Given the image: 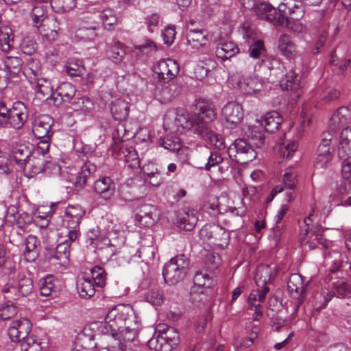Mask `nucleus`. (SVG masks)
Masks as SVG:
<instances>
[{
  "label": "nucleus",
  "mask_w": 351,
  "mask_h": 351,
  "mask_svg": "<svg viewBox=\"0 0 351 351\" xmlns=\"http://www.w3.org/2000/svg\"><path fill=\"white\" fill-rule=\"evenodd\" d=\"M254 12L259 19H265L274 25L278 24V19L282 15L271 5L266 3L255 5Z\"/></svg>",
  "instance_id": "aec40b11"
},
{
  "label": "nucleus",
  "mask_w": 351,
  "mask_h": 351,
  "mask_svg": "<svg viewBox=\"0 0 351 351\" xmlns=\"http://www.w3.org/2000/svg\"><path fill=\"white\" fill-rule=\"evenodd\" d=\"M96 166L90 162H86L81 167V170L77 173L74 184L76 188L82 189L86 183L87 180L96 171Z\"/></svg>",
  "instance_id": "473e14b6"
},
{
  "label": "nucleus",
  "mask_w": 351,
  "mask_h": 351,
  "mask_svg": "<svg viewBox=\"0 0 351 351\" xmlns=\"http://www.w3.org/2000/svg\"><path fill=\"white\" fill-rule=\"evenodd\" d=\"M300 80L301 77L296 72L295 69L291 68L282 80L280 86L282 89L295 92L301 88Z\"/></svg>",
  "instance_id": "7c9ffc66"
},
{
  "label": "nucleus",
  "mask_w": 351,
  "mask_h": 351,
  "mask_svg": "<svg viewBox=\"0 0 351 351\" xmlns=\"http://www.w3.org/2000/svg\"><path fill=\"white\" fill-rule=\"evenodd\" d=\"M282 119V117L278 112L271 111L265 115L261 124L264 125L267 132L274 133L278 130Z\"/></svg>",
  "instance_id": "72a5a7b5"
},
{
  "label": "nucleus",
  "mask_w": 351,
  "mask_h": 351,
  "mask_svg": "<svg viewBox=\"0 0 351 351\" xmlns=\"http://www.w3.org/2000/svg\"><path fill=\"white\" fill-rule=\"evenodd\" d=\"M287 289L293 298L298 300V304L302 303V294L304 292L303 278L298 274H293L287 281Z\"/></svg>",
  "instance_id": "5701e85b"
},
{
  "label": "nucleus",
  "mask_w": 351,
  "mask_h": 351,
  "mask_svg": "<svg viewBox=\"0 0 351 351\" xmlns=\"http://www.w3.org/2000/svg\"><path fill=\"white\" fill-rule=\"evenodd\" d=\"M32 81H33V83L32 84H35L34 89L38 93H40L43 97L49 95H51L53 91L51 87V84L47 79L40 76Z\"/></svg>",
  "instance_id": "6e6d98bb"
},
{
  "label": "nucleus",
  "mask_w": 351,
  "mask_h": 351,
  "mask_svg": "<svg viewBox=\"0 0 351 351\" xmlns=\"http://www.w3.org/2000/svg\"><path fill=\"white\" fill-rule=\"evenodd\" d=\"M130 105L126 101L118 99L112 101L110 106V112L113 118L121 121L125 120L129 114Z\"/></svg>",
  "instance_id": "2f4dec72"
},
{
  "label": "nucleus",
  "mask_w": 351,
  "mask_h": 351,
  "mask_svg": "<svg viewBox=\"0 0 351 351\" xmlns=\"http://www.w3.org/2000/svg\"><path fill=\"white\" fill-rule=\"evenodd\" d=\"M40 241L34 235L27 237L21 243V249L27 262H34L39 256Z\"/></svg>",
  "instance_id": "a211bd4d"
},
{
  "label": "nucleus",
  "mask_w": 351,
  "mask_h": 351,
  "mask_svg": "<svg viewBox=\"0 0 351 351\" xmlns=\"http://www.w3.org/2000/svg\"><path fill=\"white\" fill-rule=\"evenodd\" d=\"M278 12L290 16H293V19L302 18L304 15L303 8L298 3L297 0H283L278 5Z\"/></svg>",
  "instance_id": "393cba45"
},
{
  "label": "nucleus",
  "mask_w": 351,
  "mask_h": 351,
  "mask_svg": "<svg viewBox=\"0 0 351 351\" xmlns=\"http://www.w3.org/2000/svg\"><path fill=\"white\" fill-rule=\"evenodd\" d=\"M337 205L342 206H351V184H341L334 194Z\"/></svg>",
  "instance_id": "4c0bfd02"
},
{
  "label": "nucleus",
  "mask_w": 351,
  "mask_h": 351,
  "mask_svg": "<svg viewBox=\"0 0 351 351\" xmlns=\"http://www.w3.org/2000/svg\"><path fill=\"white\" fill-rule=\"evenodd\" d=\"M186 40L192 49H199L206 46L208 38L202 31L191 30L186 35Z\"/></svg>",
  "instance_id": "ea45409f"
},
{
  "label": "nucleus",
  "mask_w": 351,
  "mask_h": 351,
  "mask_svg": "<svg viewBox=\"0 0 351 351\" xmlns=\"http://www.w3.org/2000/svg\"><path fill=\"white\" fill-rule=\"evenodd\" d=\"M100 19L105 29H110L117 23V16L111 8H106L100 14Z\"/></svg>",
  "instance_id": "5fc2aeb1"
},
{
  "label": "nucleus",
  "mask_w": 351,
  "mask_h": 351,
  "mask_svg": "<svg viewBox=\"0 0 351 351\" xmlns=\"http://www.w3.org/2000/svg\"><path fill=\"white\" fill-rule=\"evenodd\" d=\"M20 343L21 351H41L43 343L34 334H29Z\"/></svg>",
  "instance_id": "8fccbe9b"
},
{
  "label": "nucleus",
  "mask_w": 351,
  "mask_h": 351,
  "mask_svg": "<svg viewBox=\"0 0 351 351\" xmlns=\"http://www.w3.org/2000/svg\"><path fill=\"white\" fill-rule=\"evenodd\" d=\"M193 286L199 287L204 290H208L213 284V280L207 273L197 271L194 276Z\"/></svg>",
  "instance_id": "0e129e2a"
},
{
  "label": "nucleus",
  "mask_w": 351,
  "mask_h": 351,
  "mask_svg": "<svg viewBox=\"0 0 351 351\" xmlns=\"http://www.w3.org/2000/svg\"><path fill=\"white\" fill-rule=\"evenodd\" d=\"M180 67L177 62L173 59L161 60L154 67V73L159 82L167 80V82L179 73Z\"/></svg>",
  "instance_id": "9b49d317"
},
{
  "label": "nucleus",
  "mask_w": 351,
  "mask_h": 351,
  "mask_svg": "<svg viewBox=\"0 0 351 351\" xmlns=\"http://www.w3.org/2000/svg\"><path fill=\"white\" fill-rule=\"evenodd\" d=\"M269 291L267 287H264L263 290H254L248 297L247 304L249 308L254 311L253 315L254 320H258L263 315L261 303L265 300L266 295Z\"/></svg>",
  "instance_id": "2eb2a0df"
},
{
  "label": "nucleus",
  "mask_w": 351,
  "mask_h": 351,
  "mask_svg": "<svg viewBox=\"0 0 351 351\" xmlns=\"http://www.w3.org/2000/svg\"><path fill=\"white\" fill-rule=\"evenodd\" d=\"M144 24L146 25L147 29L149 33L156 32L162 23L161 16L158 13H152L147 14L144 18Z\"/></svg>",
  "instance_id": "bf43d9fd"
},
{
  "label": "nucleus",
  "mask_w": 351,
  "mask_h": 351,
  "mask_svg": "<svg viewBox=\"0 0 351 351\" xmlns=\"http://www.w3.org/2000/svg\"><path fill=\"white\" fill-rule=\"evenodd\" d=\"M301 18L293 19V16L288 18L287 16H284L282 14L277 25L281 26H286L287 28L295 33H301L305 31L306 27L299 21Z\"/></svg>",
  "instance_id": "de8ad7c7"
},
{
  "label": "nucleus",
  "mask_w": 351,
  "mask_h": 351,
  "mask_svg": "<svg viewBox=\"0 0 351 351\" xmlns=\"http://www.w3.org/2000/svg\"><path fill=\"white\" fill-rule=\"evenodd\" d=\"M76 93L75 87L69 82H63L51 93L55 105L59 106L62 104L69 103Z\"/></svg>",
  "instance_id": "4468645a"
},
{
  "label": "nucleus",
  "mask_w": 351,
  "mask_h": 351,
  "mask_svg": "<svg viewBox=\"0 0 351 351\" xmlns=\"http://www.w3.org/2000/svg\"><path fill=\"white\" fill-rule=\"evenodd\" d=\"M126 54L123 45L117 42L110 45L106 50V56L115 64L121 63Z\"/></svg>",
  "instance_id": "49530a36"
},
{
  "label": "nucleus",
  "mask_w": 351,
  "mask_h": 351,
  "mask_svg": "<svg viewBox=\"0 0 351 351\" xmlns=\"http://www.w3.org/2000/svg\"><path fill=\"white\" fill-rule=\"evenodd\" d=\"M221 117L230 128H235L243 117L242 106L236 101L228 102L221 110Z\"/></svg>",
  "instance_id": "f8f14e48"
},
{
  "label": "nucleus",
  "mask_w": 351,
  "mask_h": 351,
  "mask_svg": "<svg viewBox=\"0 0 351 351\" xmlns=\"http://www.w3.org/2000/svg\"><path fill=\"white\" fill-rule=\"evenodd\" d=\"M85 215V210L80 205H69L62 217V226L66 229V237L76 241L80 234V224Z\"/></svg>",
  "instance_id": "39448f33"
},
{
  "label": "nucleus",
  "mask_w": 351,
  "mask_h": 351,
  "mask_svg": "<svg viewBox=\"0 0 351 351\" xmlns=\"http://www.w3.org/2000/svg\"><path fill=\"white\" fill-rule=\"evenodd\" d=\"M24 74L29 78L30 83H33L32 80H35L41 75L40 67L37 60H29L24 69Z\"/></svg>",
  "instance_id": "e2e57ef3"
},
{
  "label": "nucleus",
  "mask_w": 351,
  "mask_h": 351,
  "mask_svg": "<svg viewBox=\"0 0 351 351\" xmlns=\"http://www.w3.org/2000/svg\"><path fill=\"white\" fill-rule=\"evenodd\" d=\"M5 69L8 73H18L22 67V60L16 56H7L4 60Z\"/></svg>",
  "instance_id": "338daca9"
},
{
  "label": "nucleus",
  "mask_w": 351,
  "mask_h": 351,
  "mask_svg": "<svg viewBox=\"0 0 351 351\" xmlns=\"http://www.w3.org/2000/svg\"><path fill=\"white\" fill-rule=\"evenodd\" d=\"M75 242V241H71L70 238L66 237L64 241L57 245L54 254L51 255L49 258H54L65 263L70 255L71 245Z\"/></svg>",
  "instance_id": "a18cd8bd"
},
{
  "label": "nucleus",
  "mask_w": 351,
  "mask_h": 351,
  "mask_svg": "<svg viewBox=\"0 0 351 351\" xmlns=\"http://www.w3.org/2000/svg\"><path fill=\"white\" fill-rule=\"evenodd\" d=\"M32 322L27 318H20L10 322L8 334L12 342L19 343L30 334Z\"/></svg>",
  "instance_id": "9d476101"
},
{
  "label": "nucleus",
  "mask_w": 351,
  "mask_h": 351,
  "mask_svg": "<svg viewBox=\"0 0 351 351\" xmlns=\"http://www.w3.org/2000/svg\"><path fill=\"white\" fill-rule=\"evenodd\" d=\"M196 212L188 208L179 210L176 213V223L178 226L187 231L193 229L197 222Z\"/></svg>",
  "instance_id": "6ab92c4d"
},
{
  "label": "nucleus",
  "mask_w": 351,
  "mask_h": 351,
  "mask_svg": "<svg viewBox=\"0 0 351 351\" xmlns=\"http://www.w3.org/2000/svg\"><path fill=\"white\" fill-rule=\"evenodd\" d=\"M196 106L198 113L194 114V116H199L201 119H206V121L208 122L215 119L217 113L213 104L202 101H199Z\"/></svg>",
  "instance_id": "c03bdc74"
},
{
  "label": "nucleus",
  "mask_w": 351,
  "mask_h": 351,
  "mask_svg": "<svg viewBox=\"0 0 351 351\" xmlns=\"http://www.w3.org/2000/svg\"><path fill=\"white\" fill-rule=\"evenodd\" d=\"M232 80L245 95H256L263 90L264 81L257 76H233Z\"/></svg>",
  "instance_id": "1a4fd4ad"
},
{
  "label": "nucleus",
  "mask_w": 351,
  "mask_h": 351,
  "mask_svg": "<svg viewBox=\"0 0 351 351\" xmlns=\"http://www.w3.org/2000/svg\"><path fill=\"white\" fill-rule=\"evenodd\" d=\"M289 210L287 204H282L274 217V226L272 228L274 238L276 241H280L285 228V217Z\"/></svg>",
  "instance_id": "a878e982"
},
{
  "label": "nucleus",
  "mask_w": 351,
  "mask_h": 351,
  "mask_svg": "<svg viewBox=\"0 0 351 351\" xmlns=\"http://www.w3.org/2000/svg\"><path fill=\"white\" fill-rule=\"evenodd\" d=\"M34 291L32 278L18 272L1 288V293L8 302L21 300L27 298Z\"/></svg>",
  "instance_id": "f03ea898"
},
{
  "label": "nucleus",
  "mask_w": 351,
  "mask_h": 351,
  "mask_svg": "<svg viewBox=\"0 0 351 351\" xmlns=\"http://www.w3.org/2000/svg\"><path fill=\"white\" fill-rule=\"evenodd\" d=\"M96 22L87 16L77 19L71 24V31L77 38L84 41H94L98 36Z\"/></svg>",
  "instance_id": "6e6552de"
},
{
  "label": "nucleus",
  "mask_w": 351,
  "mask_h": 351,
  "mask_svg": "<svg viewBox=\"0 0 351 351\" xmlns=\"http://www.w3.org/2000/svg\"><path fill=\"white\" fill-rule=\"evenodd\" d=\"M104 332L111 336L114 351H138L137 337L141 324L128 304H118L105 316Z\"/></svg>",
  "instance_id": "f257e3e1"
},
{
  "label": "nucleus",
  "mask_w": 351,
  "mask_h": 351,
  "mask_svg": "<svg viewBox=\"0 0 351 351\" xmlns=\"http://www.w3.org/2000/svg\"><path fill=\"white\" fill-rule=\"evenodd\" d=\"M339 158L351 157V129L344 128L339 137V143L337 149Z\"/></svg>",
  "instance_id": "c756f323"
},
{
  "label": "nucleus",
  "mask_w": 351,
  "mask_h": 351,
  "mask_svg": "<svg viewBox=\"0 0 351 351\" xmlns=\"http://www.w3.org/2000/svg\"><path fill=\"white\" fill-rule=\"evenodd\" d=\"M174 121L178 130H180V128L182 130H189V129L191 128L192 116H190L186 112L177 113Z\"/></svg>",
  "instance_id": "69168bd1"
},
{
  "label": "nucleus",
  "mask_w": 351,
  "mask_h": 351,
  "mask_svg": "<svg viewBox=\"0 0 351 351\" xmlns=\"http://www.w3.org/2000/svg\"><path fill=\"white\" fill-rule=\"evenodd\" d=\"M210 234L209 237L213 238L214 240L212 244L219 249L226 248L230 241V234L224 228L219 226H214L210 227L209 231Z\"/></svg>",
  "instance_id": "c85d7f7f"
},
{
  "label": "nucleus",
  "mask_w": 351,
  "mask_h": 351,
  "mask_svg": "<svg viewBox=\"0 0 351 351\" xmlns=\"http://www.w3.org/2000/svg\"><path fill=\"white\" fill-rule=\"evenodd\" d=\"M53 119L48 115H42L36 117L32 125V132L38 138H50L52 135L51 130Z\"/></svg>",
  "instance_id": "f3484780"
},
{
  "label": "nucleus",
  "mask_w": 351,
  "mask_h": 351,
  "mask_svg": "<svg viewBox=\"0 0 351 351\" xmlns=\"http://www.w3.org/2000/svg\"><path fill=\"white\" fill-rule=\"evenodd\" d=\"M156 91L158 92V94H157V92L155 94L160 97V99L162 100L163 102H168L178 95L180 87L172 80L169 82L165 80L158 82Z\"/></svg>",
  "instance_id": "4be33fe9"
},
{
  "label": "nucleus",
  "mask_w": 351,
  "mask_h": 351,
  "mask_svg": "<svg viewBox=\"0 0 351 351\" xmlns=\"http://www.w3.org/2000/svg\"><path fill=\"white\" fill-rule=\"evenodd\" d=\"M28 118V110L26 106L21 101L13 104L10 108L9 128L16 130H21L24 126Z\"/></svg>",
  "instance_id": "ddd939ff"
},
{
  "label": "nucleus",
  "mask_w": 351,
  "mask_h": 351,
  "mask_svg": "<svg viewBox=\"0 0 351 351\" xmlns=\"http://www.w3.org/2000/svg\"><path fill=\"white\" fill-rule=\"evenodd\" d=\"M178 341L179 335L176 330L163 325L157 328L147 346L155 351H171Z\"/></svg>",
  "instance_id": "20e7f679"
},
{
  "label": "nucleus",
  "mask_w": 351,
  "mask_h": 351,
  "mask_svg": "<svg viewBox=\"0 0 351 351\" xmlns=\"http://www.w3.org/2000/svg\"><path fill=\"white\" fill-rule=\"evenodd\" d=\"M93 190L101 198L108 200L114 194L115 184L110 177L103 176L95 181Z\"/></svg>",
  "instance_id": "dca6fc26"
},
{
  "label": "nucleus",
  "mask_w": 351,
  "mask_h": 351,
  "mask_svg": "<svg viewBox=\"0 0 351 351\" xmlns=\"http://www.w3.org/2000/svg\"><path fill=\"white\" fill-rule=\"evenodd\" d=\"M0 35L3 36L1 42V51L8 53L13 47V37L12 29L3 23L2 14L0 12Z\"/></svg>",
  "instance_id": "a19ab883"
},
{
  "label": "nucleus",
  "mask_w": 351,
  "mask_h": 351,
  "mask_svg": "<svg viewBox=\"0 0 351 351\" xmlns=\"http://www.w3.org/2000/svg\"><path fill=\"white\" fill-rule=\"evenodd\" d=\"M119 158L123 160L132 169L140 167V160L136 151L133 147L121 148L118 154Z\"/></svg>",
  "instance_id": "58836bf2"
},
{
  "label": "nucleus",
  "mask_w": 351,
  "mask_h": 351,
  "mask_svg": "<svg viewBox=\"0 0 351 351\" xmlns=\"http://www.w3.org/2000/svg\"><path fill=\"white\" fill-rule=\"evenodd\" d=\"M91 278L93 283L97 287L102 288L106 283V273L104 268L99 266H95L90 270Z\"/></svg>",
  "instance_id": "680f3d73"
},
{
  "label": "nucleus",
  "mask_w": 351,
  "mask_h": 351,
  "mask_svg": "<svg viewBox=\"0 0 351 351\" xmlns=\"http://www.w3.org/2000/svg\"><path fill=\"white\" fill-rule=\"evenodd\" d=\"M239 51V47L232 41L223 42L216 47V56L223 60L233 57Z\"/></svg>",
  "instance_id": "c9c22d12"
},
{
  "label": "nucleus",
  "mask_w": 351,
  "mask_h": 351,
  "mask_svg": "<svg viewBox=\"0 0 351 351\" xmlns=\"http://www.w3.org/2000/svg\"><path fill=\"white\" fill-rule=\"evenodd\" d=\"M317 212L315 206L311 208V213L304 219L303 224L300 226V235H303V241L306 237H312V240L322 245L324 248H328L330 241L323 237V228L322 226L314 224L313 217Z\"/></svg>",
  "instance_id": "423d86ee"
},
{
  "label": "nucleus",
  "mask_w": 351,
  "mask_h": 351,
  "mask_svg": "<svg viewBox=\"0 0 351 351\" xmlns=\"http://www.w3.org/2000/svg\"><path fill=\"white\" fill-rule=\"evenodd\" d=\"M50 5L54 12L63 13L75 8V0H50Z\"/></svg>",
  "instance_id": "4d7b16f0"
},
{
  "label": "nucleus",
  "mask_w": 351,
  "mask_h": 351,
  "mask_svg": "<svg viewBox=\"0 0 351 351\" xmlns=\"http://www.w3.org/2000/svg\"><path fill=\"white\" fill-rule=\"evenodd\" d=\"M154 247L152 245L141 246L136 250L132 249L130 251L129 262H135L139 259H142L143 261L152 260L154 256Z\"/></svg>",
  "instance_id": "37998d69"
},
{
  "label": "nucleus",
  "mask_w": 351,
  "mask_h": 351,
  "mask_svg": "<svg viewBox=\"0 0 351 351\" xmlns=\"http://www.w3.org/2000/svg\"><path fill=\"white\" fill-rule=\"evenodd\" d=\"M189 259L184 254H179L171 258L162 269V276L165 282L174 285L184 280L189 267Z\"/></svg>",
  "instance_id": "7ed1b4c3"
},
{
  "label": "nucleus",
  "mask_w": 351,
  "mask_h": 351,
  "mask_svg": "<svg viewBox=\"0 0 351 351\" xmlns=\"http://www.w3.org/2000/svg\"><path fill=\"white\" fill-rule=\"evenodd\" d=\"M136 216L141 222L145 219V223L151 224L156 216V208L151 204H143L139 206Z\"/></svg>",
  "instance_id": "603ef678"
},
{
  "label": "nucleus",
  "mask_w": 351,
  "mask_h": 351,
  "mask_svg": "<svg viewBox=\"0 0 351 351\" xmlns=\"http://www.w3.org/2000/svg\"><path fill=\"white\" fill-rule=\"evenodd\" d=\"M96 285L88 277L78 278L76 282L77 290L82 298H91L95 293Z\"/></svg>",
  "instance_id": "f704fd0d"
},
{
  "label": "nucleus",
  "mask_w": 351,
  "mask_h": 351,
  "mask_svg": "<svg viewBox=\"0 0 351 351\" xmlns=\"http://www.w3.org/2000/svg\"><path fill=\"white\" fill-rule=\"evenodd\" d=\"M332 159L330 148L324 146H318L317 154L315 160L314 165L316 169H326Z\"/></svg>",
  "instance_id": "e433bc0d"
},
{
  "label": "nucleus",
  "mask_w": 351,
  "mask_h": 351,
  "mask_svg": "<svg viewBox=\"0 0 351 351\" xmlns=\"http://www.w3.org/2000/svg\"><path fill=\"white\" fill-rule=\"evenodd\" d=\"M277 272L278 269L275 265H259L257 267L255 280L258 285L261 284L265 286L274 279Z\"/></svg>",
  "instance_id": "cd10ccee"
},
{
  "label": "nucleus",
  "mask_w": 351,
  "mask_h": 351,
  "mask_svg": "<svg viewBox=\"0 0 351 351\" xmlns=\"http://www.w3.org/2000/svg\"><path fill=\"white\" fill-rule=\"evenodd\" d=\"M65 67L66 73L71 77L81 76L85 70L82 65V61L80 60H70L67 62Z\"/></svg>",
  "instance_id": "052dcab7"
},
{
  "label": "nucleus",
  "mask_w": 351,
  "mask_h": 351,
  "mask_svg": "<svg viewBox=\"0 0 351 351\" xmlns=\"http://www.w3.org/2000/svg\"><path fill=\"white\" fill-rule=\"evenodd\" d=\"M228 153L230 158L241 164L252 162L257 156L252 145L242 138L235 140L228 147Z\"/></svg>",
  "instance_id": "0eeeda50"
},
{
  "label": "nucleus",
  "mask_w": 351,
  "mask_h": 351,
  "mask_svg": "<svg viewBox=\"0 0 351 351\" xmlns=\"http://www.w3.org/2000/svg\"><path fill=\"white\" fill-rule=\"evenodd\" d=\"M59 281L53 276L48 275L39 281L40 292L43 296H56L59 292Z\"/></svg>",
  "instance_id": "bb28decb"
},
{
  "label": "nucleus",
  "mask_w": 351,
  "mask_h": 351,
  "mask_svg": "<svg viewBox=\"0 0 351 351\" xmlns=\"http://www.w3.org/2000/svg\"><path fill=\"white\" fill-rule=\"evenodd\" d=\"M208 290L199 287L193 286L191 289L190 298L191 302L198 307L205 304L208 300Z\"/></svg>",
  "instance_id": "864d4df0"
},
{
  "label": "nucleus",
  "mask_w": 351,
  "mask_h": 351,
  "mask_svg": "<svg viewBox=\"0 0 351 351\" xmlns=\"http://www.w3.org/2000/svg\"><path fill=\"white\" fill-rule=\"evenodd\" d=\"M278 49L283 56L288 59L293 58L296 54V46L286 34H282L278 39Z\"/></svg>",
  "instance_id": "79ce46f5"
},
{
  "label": "nucleus",
  "mask_w": 351,
  "mask_h": 351,
  "mask_svg": "<svg viewBox=\"0 0 351 351\" xmlns=\"http://www.w3.org/2000/svg\"><path fill=\"white\" fill-rule=\"evenodd\" d=\"M32 145L23 143H16L12 148V154L20 167H26L32 156Z\"/></svg>",
  "instance_id": "412c9836"
},
{
  "label": "nucleus",
  "mask_w": 351,
  "mask_h": 351,
  "mask_svg": "<svg viewBox=\"0 0 351 351\" xmlns=\"http://www.w3.org/2000/svg\"><path fill=\"white\" fill-rule=\"evenodd\" d=\"M208 122L206 120L201 119L199 116H192L191 128L189 129L193 134L204 139L208 136L210 129L208 126Z\"/></svg>",
  "instance_id": "3c124183"
},
{
  "label": "nucleus",
  "mask_w": 351,
  "mask_h": 351,
  "mask_svg": "<svg viewBox=\"0 0 351 351\" xmlns=\"http://www.w3.org/2000/svg\"><path fill=\"white\" fill-rule=\"evenodd\" d=\"M351 112L348 107H341L337 110L329 120L328 128L336 132L340 128L348 124Z\"/></svg>",
  "instance_id": "b1692460"
},
{
  "label": "nucleus",
  "mask_w": 351,
  "mask_h": 351,
  "mask_svg": "<svg viewBox=\"0 0 351 351\" xmlns=\"http://www.w3.org/2000/svg\"><path fill=\"white\" fill-rule=\"evenodd\" d=\"M134 48L143 56H145L146 59L152 56L158 50L156 43L148 38L145 39L141 44L135 45Z\"/></svg>",
  "instance_id": "13d9d810"
},
{
  "label": "nucleus",
  "mask_w": 351,
  "mask_h": 351,
  "mask_svg": "<svg viewBox=\"0 0 351 351\" xmlns=\"http://www.w3.org/2000/svg\"><path fill=\"white\" fill-rule=\"evenodd\" d=\"M298 173L293 166L285 169L282 177L281 184L284 189H295L298 184Z\"/></svg>",
  "instance_id": "09e8293b"
},
{
  "label": "nucleus",
  "mask_w": 351,
  "mask_h": 351,
  "mask_svg": "<svg viewBox=\"0 0 351 351\" xmlns=\"http://www.w3.org/2000/svg\"><path fill=\"white\" fill-rule=\"evenodd\" d=\"M26 167H28L29 171L32 174H38L43 172L45 167V160L41 158L31 157L27 162Z\"/></svg>",
  "instance_id": "774afa93"
}]
</instances>
